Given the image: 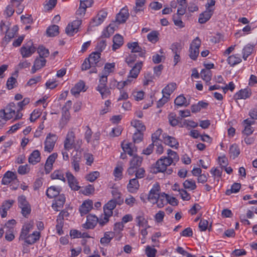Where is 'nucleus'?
<instances>
[{
	"instance_id": "1",
	"label": "nucleus",
	"mask_w": 257,
	"mask_h": 257,
	"mask_svg": "<svg viewBox=\"0 0 257 257\" xmlns=\"http://www.w3.org/2000/svg\"><path fill=\"white\" fill-rule=\"evenodd\" d=\"M14 102L10 103L5 109L0 110V118L8 120L16 116L17 110Z\"/></svg>"
},
{
	"instance_id": "2",
	"label": "nucleus",
	"mask_w": 257,
	"mask_h": 257,
	"mask_svg": "<svg viewBox=\"0 0 257 257\" xmlns=\"http://www.w3.org/2000/svg\"><path fill=\"white\" fill-rule=\"evenodd\" d=\"M201 44V41L198 37H196L191 42L189 47V57L195 60L199 53V48Z\"/></svg>"
},
{
	"instance_id": "3",
	"label": "nucleus",
	"mask_w": 257,
	"mask_h": 257,
	"mask_svg": "<svg viewBox=\"0 0 257 257\" xmlns=\"http://www.w3.org/2000/svg\"><path fill=\"white\" fill-rule=\"evenodd\" d=\"M160 186L158 183H155L152 187V188L149 192L148 195V200L151 203L155 204L157 202V199L160 195Z\"/></svg>"
},
{
	"instance_id": "4",
	"label": "nucleus",
	"mask_w": 257,
	"mask_h": 257,
	"mask_svg": "<svg viewBox=\"0 0 257 257\" xmlns=\"http://www.w3.org/2000/svg\"><path fill=\"white\" fill-rule=\"evenodd\" d=\"M32 41H29L21 48L20 53L23 58H28L32 55L36 51Z\"/></svg>"
},
{
	"instance_id": "5",
	"label": "nucleus",
	"mask_w": 257,
	"mask_h": 257,
	"mask_svg": "<svg viewBox=\"0 0 257 257\" xmlns=\"http://www.w3.org/2000/svg\"><path fill=\"white\" fill-rule=\"evenodd\" d=\"M57 140V137L56 135L49 134L44 142V151L51 153L53 150Z\"/></svg>"
},
{
	"instance_id": "6",
	"label": "nucleus",
	"mask_w": 257,
	"mask_h": 257,
	"mask_svg": "<svg viewBox=\"0 0 257 257\" xmlns=\"http://www.w3.org/2000/svg\"><path fill=\"white\" fill-rule=\"evenodd\" d=\"M107 13L106 11H99L96 17H94L90 22L88 29L90 30L91 27H94L100 25L106 18Z\"/></svg>"
},
{
	"instance_id": "7",
	"label": "nucleus",
	"mask_w": 257,
	"mask_h": 257,
	"mask_svg": "<svg viewBox=\"0 0 257 257\" xmlns=\"http://www.w3.org/2000/svg\"><path fill=\"white\" fill-rule=\"evenodd\" d=\"M81 24V21L76 20L73 21L71 24H68L65 29L66 33L69 36H73L78 31V28Z\"/></svg>"
},
{
	"instance_id": "8",
	"label": "nucleus",
	"mask_w": 257,
	"mask_h": 257,
	"mask_svg": "<svg viewBox=\"0 0 257 257\" xmlns=\"http://www.w3.org/2000/svg\"><path fill=\"white\" fill-rule=\"evenodd\" d=\"M75 134L73 131H69L66 136V139L64 143V147L65 150L69 151L73 148L74 140H75Z\"/></svg>"
},
{
	"instance_id": "9",
	"label": "nucleus",
	"mask_w": 257,
	"mask_h": 257,
	"mask_svg": "<svg viewBox=\"0 0 257 257\" xmlns=\"http://www.w3.org/2000/svg\"><path fill=\"white\" fill-rule=\"evenodd\" d=\"M66 177L69 186L74 191L78 190L80 187L78 185V182L74 176L70 172H67L66 174Z\"/></svg>"
},
{
	"instance_id": "10",
	"label": "nucleus",
	"mask_w": 257,
	"mask_h": 257,
	"mask_svg": "<svg viewBox=\"0 0 257 257\" xmlns=\"http://www.w3.org/2000/svg\"><path fill=\"white\" fill-rule=\"evenodd\" d=\"M170 165L169 160L166 158V157H161L156 162V167L158 172H164L166 171L167 167Z\"/></svg>"
},
{
	"instance_id": "11",
	"label": "nucleus",
	"mask_w": 257,
	"mask_h": 257,
	"mask_svg": "<svg viewBox=\"0 0 257 257\" xmlns=\"http://www.w3.org/2000/svg\"><path fill=\"white\" fill-rule=\"evenodd\" d=\"M98 222V218L97 216L91 214L87 216L86 222L83 224V226L86 229H93Z\"/></svg>"
},
{
	"instance_id": "12",
	"label": "nucleus",
	"mask_w": 257,
	"mask_h": 257,
	"mask_svg": "<svg viewBox=\"0 0 257 257\" xmlns=\"http://www.w3.org/2000/svg\"><path fill=\"white\" fill-rule=\"evenodd\" d=\"M54 202L53 203L52 207L56 211L60 210L63 207L65 202V197L64 194H60L56 197Z\"/></svg>"
},
{
	"instance_id": "13",
	"label": "nucleus",
	"mask_w": 257,
	"mask_h": 257,
	"mask_svg": "<svg viewBox=\"0 0 257 257\" xmlns=\"http://www.w3.org/2000/svg\"><path fill=\"white\" fill-rule=\"evenodd\" d=\"M17 179V176L16 173L8 171L4 175L2 180L3 185H7L12 181Z\"/></svg>"
},
{
	"instance_id": "14",
	"label": "nucleus",
	"mask_w": 257,
	"mask_h": 257,
	"mask_svg": "<svg viewBox=\"0 0 257 257\" xmlns=\"http://www.w3.org/2000/svg\"><path fill=\"white\" fill-rule=\"evenodd\" d=\"M143 66V62L140 61L137 63L133 67L130 72V74L128 76L127 79L133 80V79L136 78L142 69Z\"/></svg>"
},
{
	"instance_id": "15",
	"label": "nucleus",
	"mask_w": 257,
	"mask_h": 257,
	"mask_svg": "<svg viewBox=\"0 0 257 257\" xmlns=\"http://www.w3.org/2000/svg\"><path fill=\"white\" fill-rule=\"evenodd\" d=\"M129 16L128 10L125 8H122L119 13H118L115 18L116 22L118 25L125 22Z\"/></svg>"
},
{
	"instance_id": "16",
	"label": "nucleus",
	"mask_w": 257,
	"mask_h": 257,
	"mask_svg": "<svg viewBox=\"0 0 257 257\" xmlns=\"http://www.w3.org/2000/svg\"><path fill=\"white\" fill-rule=\"evenodd\" d=\"M164 143L171 148L178 149L179 147V143L177 140L173 137L164 134L163 135Z\"/></svg>"
},
{
	"instance_id": "17",
	"label": "nucleus",
	"mask_w": 257,
	"mask_h": 257,
	"mask_svg": "<svg viewBox=\"0 0 257 257\" xmlns=\"http://www.w3.org/2000/svg\"><path fill=\"white\" fill-rule=\"evenodd\" d=\"M40 233L38 231H34L33 233L27 235L21 240H24L28 244H32L40 239Z\"/></svg>"
},
{
	"instance_id": "18",
	"label": "nucleus",
	"mask_w": 257,
	"mask_h": 257,
	"mask_svg": "<svg viewBox=\"0 0 257 257\" xmlns=\"http://www.w3.org/2000/svg\"><path fill=\"white\" fill-rule=\"evenodd\" d=\"M30 102L29 98H25L23 101L19 102L17 103L19 108L17 110V114L14 120H18L21 119L23 116V113L21 111L23 110L24 106L27 105Z\"/></svg>"
},
{
	"instance_id": "19",
	"label": "nucleus",
	"mask_w": 257,
	"mask_h": 257,
	"mask_svg": "<svg viewBox=\"0 0 257 257\" xmlns=\"http://www.w3.org/2000/svg\"><path fill=\"white\" fill-rule=\"evenodd\" d=\"M46 60L44 58H36L34 62V65L32 68V73H35L37 71V70L44 67L46 64Z\"/></svg>"
},
{
	"instance_id": "20",
	"label": "nucleus",
	"mask_w": 257,
	"mask_h": 257,
	"mask_svg": "<svg viewBox=\"0 0 257 257\" xmlns=\"http://www.w3.org/2000/svg\"><path fill=\"white\" fill-rule=\"evenodd\" d=\"M57 156V153H53L47 158L45 165V170L46 174H49L51 171L53 164Z\"/></svg>"
},
{
	"instance_id": "21",
	"label": "nucleus",
	"mask_w": 257,
	"mask_h": 257,
	"mask_svg": "<svg viewBox=\"0 0 257 257\" xmlns=\"http://www.w3.org/2000/svg\"><path fill=\"white\" fill-rule=\"evenodd\" d=\"M93 206L92 200H88L85 201L79 208V211L81 216L86 214L91 210Z\"/></svg>"
},
{
	"instance_id": "22",
	"label": "nucleus",
	"mask_w": 257,
	"mask_h": 257,
	"mask_svg": "<svg viewBox=\"0 0 257 257\" xmlns=\"http://www.w3.org/2000/svg\"><path fill=\"white\" fill-rule=\"evenodd\" d=\"M117 202L114 200H109L103 207L104 213H106L108 216H112L113 210L115 208Z\"/></svg>"
},
{
	"instance_id": "23",
	"label": "nucleus",
	"mask_w": 257,
	"mask_h": 257,
	"mask_svg": "<svg viewBox=\"0 0 257 257\" xmlns=\"http://www.w3.org/2000/svg\"><path fill=\"white\" fill-rule=\"evenodd\" d=\"M34 222L31 221L28 223H25L23 226L21 230L20 233V239H22L25 237L27 235H29V233L33 228Z\"/></svg>"
},
{
	"instance_id": "24",
	"label": "nucleus",
	"mask_w": 257,
	"mask_h": 257,
	"mask_svg": "<svg viewBox=\"0 0 257 257\" xmlns=\"http://www.w3.org/2000/svg\"><path fill=\"white\" fill-rule=\"evenodd\" d=\"M254 121L247 118L243 120V124L244 126V128L242 131L243 133L247 136L251 135L253 132V128L251 127V125L254 124Z\"/></svg>"
},
{
	"instance_id": "25",
	"label": "nucleus",
	"mask_w": 257,
	"mask_h": 257,
	"mask_svg": "<svg viewBox=\"0 0 257 257\" xmlns=\"http://www.w3.org/2000/svg\"><path fill=\"white\" fill-rule=\"evenodd\" d=\"M140 184L138 179L133 178L130 179L127 186V189L129 192L135 193L139 189Z\"/></svg>"
},
{
	"instance_id": "26",
	"label": "nucleus",
	"mask_w": 257,
	"mask_h": 257,
	"mask_svg": "<svg viewBox=\"0 0 257 257\" xmlns=\"http://www.w3.org/2000/svg\"><path fill=\"white\" fill-rule=\"evenodd\" d=\"M213 14V10H209L208 9L207 10L206 9L205 11L200 15L198 20L199 22L201 24L205 23L210 19Z\"/></svg>"
},
{
	"instance_id": "27",
	"label": "nucleus",
	"mask_w": 257,
	"mask_h": 257,
	"mask_svg": "<svg viewBox=\"0 0 257 257\" xmlns=\"http://www.w3.org/2000/svg\"><path fill=\"white\" fill-rule=\"evenodd\" d=\"M167 155L168 157H166V158L169 160L170 164H174L175 165L179 160L177 153L171 149L167 150Z\"/></svg>"
},
{
	"instance_id": "28",
	"label": "nucleus",
	"mask_w": 257,
	"mask_h": 257,
	"mask_svg": "<svg viewBox=\"0 0 257 257\" xmlns=\"http://www.w3.org/2000/svg\"><path fill=\"white\" fill-rule=\"evenodd\" d=\"M61 189L55 186H51L47 189L46 195L49 198H53L59 195Z\"/></svg>"
},
{
	"instance_id": "29",
	"label": "nucleus",
	"mask_w": 257,
	"mask_h": 257,
	"mask_svg": "<svg viewBox=\"0 0 257 257\" xmlns=\"http://www.w3.org/2000/svg\"><path fill=\"white\" fill-rule=\"evenodd\" d=\"M112 50L115 51L123 44V37L119 35L116 34L113 38Z\"/></svg>"
},
{
	"instance_id": "30",
	"label": "nucleus",
	"mask_w": 257,
	"mask_h": 257,
	"mask_svg": "<svg viewBox=\"0 0 257 257\" xmlns=\"http://www.w3.org/2000/svg\"><path fill=\"white\" fill-rule=\"evenodd\" d=\"M84 82L82 81H80L71 89V92L74 95H78L81 91H86V89H84Z\"/></svg>"
},
{
	"instance_id": "31",
	"label": "nucleus",
	"mask_w": 257,
	"mask_h": 257,
	"mask_svg": "<svg viewBox=\"0 0 257 257\" xmlns=\"http://www.w3.org/2000/svg\"><path fill=\"white\" fill-rule=\"evenodd\" d=\"M40 160V153L37 150L34 151L29 157V162L33 165L39 162Z\"/></svg>"
},
{
	"instance_id": "32",
	"label": "nucleus",
	"mask_w": 257,
	"mask_h": 257,
	"mask_svg": "<svg viewBox=\"0 0 257 257\" xmlns=\"http://www.w3.org/2000/svg\"><path fill=\"white\" fill-rule=\"evenodd\" d=\"M251 95V92L247 89H241L238 91L234 95L236 99H244L248 98Z\"/></svg>"
},
{
	"instance_id": "33",
	"label": "nucleus",
	"mask_w": 257,
	"mask_h": 257,
	"mask_svg": "<svg viewBox=\"0 0 257 257\" xmlns=\"http://www.w3.org/2000/svg\"><path fill=\"white\" fill-rule=\"evenodd\" d=\"M176 88V84L172 82L168 84L163 90L162 94L170 98V95L173 93Z\"/></svg>"
},
{
	"instance_id": "34",
	"label": "nucleus",
	"mask_w": 257,
	"mask_h": 257,
	"mask_svg": "<svg viewBox=\"0 0 257 257\" xmlns=\"http://www.w3.org/2000/svg\"><path fill=\"white\" fill-rule=\"evenodd\" d=\"M114 233L112 231L105 232L104 236L101 238L100 242L102 244L108 245L111 239L114 237Z\"/></svg>"
},
{
	"instance_id": "35",
	"label": "nucleus",
	"mask_w": 257,
	"mask_h": 257,
	"mask_svg": "<svg viewBox=\"0 0 257 257\" xmlns=\"http://www.w3.org/2000/svg\"><path fill=\"white\" fill-rule=\"evenodd\" d=\"M100 53L98 52H95L92 53L88 58V60L91 63L93 67H95L97 63L99 61L100 58Z\"/></svg>"
},
{
	"instance_id": "36",
	"label": "nucleus",
	"mask_w": 257,
	"mask_h": 257,
	"mask_svg": "<svg viewBox=\"0 0 257 257\" xmlns=\"http://www.w3.org/2000/svg\"><path fill=\"white\" fill-rule=\"evenodd\" d=\"M145 3L146 0H136V6L134 7L133 11L131 12L132 16H135L138 12L143 11Z\"/></svg>"
},
{
	"instance_id": "37",
	"label": "nucleus",
	"mask_w": 257,
	"mask_h": 257,
	"mask_svg": "<svg viewBox=\"0 0 257 257\" xmlns=\"http://www.w3.org/2000/svg\"><path fill=\"white\" fill-rule=\"evenodd\" d=\"M136 221L139 227H144L148 226V227H150V226L148 225V222L145 219L144 214L143 213H140L136 217Z\"/></svg>"
},
{
	"instance_id": "38",
	"label": "nucleus",
	"mask_w": 257,
	"mask_h": 257,
	"mask_svg": "<svg viewBox=\"0 0 257 257\" xmlns=\"http://www.w3.org/2000/svg\"><path fill=\"white\" fill-rule=\"evenodd\" d=\"M169 197V195L165 194V193H161L159 195V197L157 199V204L158 208H162L165 205L167 204V199L166 198Z\"/></svg>"
},
{
	"instance_id": "39",
	"label": "nucleus",
	"mask_w": 257,
	"mask_h": 257,
	"mask_svg": "<svg viewBox=\"0 0 257 257\" xmlns=\"http://www.w3.org/2000/svg\"><path fill=\"white\" fill-rule=\"evenodd\" d=\"M174 103L175 105L182 106H187L189 104V102H187L186 98L183 95H180L175 100Z\"/></svg>"
},
{
	"instance_id": "40",
	"label": "nucleus",
	"mask_w": 257,
	"mask_h": 257,
	"mask_svg": "<svg viewBox=\"0 0 257 257\" xmlns=\"http://www.w3.org/2000/svg\"><path fill=\"white\" fill-rule=\"evenodd\" d=\"M229 154L230 157H232L233 159H235L239 155L240 150L236 144H232L230 147Z\"/></svg>"
},
{
	"instance_id": "41",
	"label": "nucleus",
	"mask_w": 257,
	"mask_h": 257,
	"mask_svg": "<svg viewBox=\"0 0 257 257\" xmlns=\"http://www.w3.org/2000/svg\"><path fill=\"white\" fill-rule=\"evenodd\" d=\"M96 90L100 93L102 99L107 98L110 95V91L107 86H97Z\"/></svg>"
},
{
	"instance_id": "42",
	"label": "nucleus",
	"mask_w": 257,
	"mask_h": 257,
	"mask_svg": "<svg viewBox=\"0 0 257 257\" xmlns=\"http://www.w3.org/2000/svg\"><path fill=\"white\" fill-rule=\"evenodd\" d=\"M111 194L113 197L112 200L117 201L118 204L120 205L123 202V200L121 198V194L117 189L113 188L111 191Z\"/></svg>"
},
{
	"instance_id": "43",
	"label": "nucleus",
	"mask_w": 257,
	"mask_h": 257,
	"mask_svg": "<svg viewBox=\"0 0 257 257\" xmlns=\"http://www.w3.org/2000/svg\"><path fill=\"white\" fill-rule=\"evenodd\" d=\"M59 33V27L57 25L51 26L47 30V34L49 37L57 36Z\"/></svg>"
},
{
	"instance_id": "44",
	"label": "nucleus",
	"mask_w": 257,
	"mask_h": 257,
	"mask_svg": "<svg viewBox=\"0 0 257 257\" xmlns=\"http://www.w3.org/2000/svg\"><path fill=\"white\" fill-rule=\"evenodd\" d=\"M241 61V59L239 57L235 55H232L229 56L227 58L228 63L231 66H234L236 64H239Z\"/></svg>"
},
{
	"instance_id": "45",
	"label": "nucleus",
	"mask_w": 257,
	"mask_h": 257,
	"mask_svg": "<svg viewBox=\"0 0 257 257\" xmlns=\"http://www.w3.org/2000/svg\"><path fill=\"white\" fill-rule=\"evenodd\" d=\"M253 49V45L247 44L242 50L243 58L246 60L247 58L252 53Z\"/></svg>"
},
{
	"instance_id": "46",
	"label": "nucleus",
	"mask_w": 257,
	"mask_h": 257,
	"mask_svg": "<svg viewBox=\"0 0 257 257\" xmlns=\"http://www.w3.org/2000/svg\"><path fill=\"white\" fill-rule=\"evenodd\" d=\"M198 126V123L191 120L185 119L183 121H180V127H193L195 128Z\"/></svg>"
},
{
	"instance_id": "47",
	"label": "nucleus",
	"mask_w": 257,
	"mask_h": 257,
	"mask_svg": "<svg viewBox=\"0 0 257 257\" xmlns=\"http://www.w3.org/2000/svg\"><path fill=\"white\" fill-rule=\"evenodd\" d=\"M162 133V130L160 128L158 129L154 134L152 135V143L155 144V145L159 144L160 142H162V141L160 140V137Z\"/></svg>"
},
{
	"instance_id": "48",
	"label": "nucleus",
	"mask_w": 257,
	"mask_h": 257,
	"mask_svg": "<svg viewBox=\"0 0 257 257\" xmlns=\"http://www.w3.org/2000/svg\"><path fill=\"white\" fill-rule=\"evenodd\" d=\"M201 78L206 82H209L211 79L212 73L210 70L202 69L200 72Z\"/></svg>"
},
{
	"instance_id": "49",
	"label": "nucleus",
	"mask_w": 257,
	"mask_h": 257,
	"mask_svg": "<svg viewBox=\"0 0 257 257\" xmlns=\"http://www.w3.org/2000/svg\"><path fill=\"white\" fill-rule=\"evenodd\" d=\"M168 119L170 122V124L173 126H175L177 125H180V121L179 117L177 118L176 115L174 113H170L168 116Z\"/></svg>"
},
{
	"instance_id": "50",
	"label": "nucleus",
	"mask_w": 257,
	"mask_h": 257,
	"mask_svg": "<svg viewBox=\"0 0 257 257\" xmlns=\"http://www.w3.org/2000/svg\"><path fill=\"white\" fill-rule=\"evenodd\" d=\"M142 162V158L138 156L134 155L133 159L130 161V166L137 169L138 167L141 165Z\"/></svg>"
},
{
	"instance_id": "51",
	"label": "nucleus",
	"mask_w": 257,
	"mask_h": 257,
	"mask_svg": "<svg viewBox=\"0 0 257 257\" xmlns=\"http://www.w3.org/2000/svg\"><path fill=\"white\" fill-rule=\"evenodd\" d=\"M240 187L241 185L240 183H234L232 185L231 189H227L226 191L225 194L227 195H230L231 193H237L239 191Z\"/></svg>"
},
{
	"instance_id": "52",
	"label": "nucleus",
	"mask_w": 257,
	"mask_h": 257,
	"mask_svg": "<svg viewBox=\"0 0 257 257\" xmlns=\"http://www.w3.org/2000/svg\"><path fill=\"white\" fill-rule=\"evenodd\" d=\"M51 177L52 179H59L62 180L64 182L66 181L64 174L59 170L55 171L53 173H52Z\"/></svg>"
},
{
	"instance_id": "53",
	"label": "nucleus",
	"mask_w": 257,
	"mask_h": 257,
	"mask_svg": "<svg viewBox=\"0 0 257 257\" xmlns=\"http://www.w3.org/2000/svg\"><path fill=\"white\" fill-rule=\"evenodd\" d=\"M127 46L131 50V51L133 54L134 53H136L141 51V50L143 49L141 46L139 45L138 42L128 43L127 44Z\"/></svg>"
},
{
	"instance_id": "54",
	"label": "nucleus",
	"mask_w": 257,
	"mask_h": 257,
	"mask_svg": "<svg viewBox=\"0 0 257 257\" xmlns=\"http://www.w3.org/2000/svg\"><path fill=\"white\" fill-rule=\"evenodd\" d=\"M159 32L157 31H153L148 34L147 38L148 40L152 43H155L157 42L158 40Z\"/></svg>"
},
{
	"instance_id": "55",
	"label": "nucleus",
	"mask_w": 257,
	"mask_h": 257,
	"mask_svg": "<svg viewBox=\"0 0 257 257\" xmlns=\"http://www.w3.org/2000/svg\"><path fill=\"white\" fill-rule=\"evenodd\" d=\"M183 186L185 188L191 190H195L196 188V185L194 180H186L183 183Z\"/></svg>"
},
{
	"instance_id": "56",
	"label": "nucleus",
	"mask_w": 257,
	"mask_h": 257,
	"mask_svg": "<svg viewBox=\"0 0 257 257\" xmlns=\"http://www.w3.org/2000/svg\"><path fill=\"white\" fill-rule=\"evenodd\" d=\"M115 67L114 63H106L104 67V70L102 72V74H105L108 76L109 74L113 71V69Z\"/></svg>"
},
{
	"instance_id": "57",
	"label": "nucleus",
	"mask_w": 257,
	"mask_h": 257,
	"mask_svg": "<svg viewBox=\"0 0 257 257\" xmlns=\"http://www.w3.org/2000/svg\"><path fill=\"white\" fill-rule=\"evenodd\" d=\"M132 124L137 128V132L143 133L146 130V126L141 120H136L133 122H132Z\"/></svg>"
},
{
	"instance_id": "58",
	"label": "nucleus",
	"mask_w": 257,
	"mask_h": 257,
	"mask_svg": "<svg viewBox=\"0 0 257 257\" xmlns=\"http://www.w3.org/2000/svg\"><path fill=\"white\" fill-rule=\"evenodd\" d=\"M37 52L41 58H44L45 59V58L48 57L49 55V50L43 46H40L38 47Z\"/></svg>"
},
{
	"instance_id": "59",
	"label": "nucleus",
	"mask_w": 257,
	"mask_h": 257,
	"mask_svg": "<svg viewBox=\"0 0 257 257\" xmlns=\"http://www.w3.org/2000/svg\"><path fill=\"white\" fill-rule=\"evenodd\" d=\"M99 172L98 171H94L87 174L85 178L86 179L91 182L94 181L99 176Z\"/></svg>"
},
{
	"instance_id": "60",
	"label": "nucleus",
	"mask_w": 257,
	"mask_h": 257,
	"mask_svg": "<svg viewBox=\"0 0 257 257\" xmlns=\"http://www.w3.org/2000/svg\"><path fill=\"white\" fill-rule=\"evenodd\" d=\"M123 150L126 152L130 156H132L134 155L133 149H132L133 144L128 143L125 145L121 144Z\"/></svg>"
},
{
	"instance_id": "61",
	"label": "nucleus",
	"mask_w": 257,
	"mask_h": 257,
	"mask_svg": "<svg viewBox=\"0 0 257 257\" xmlns=\"http://www.w3.org/2000/svg\"><path fill=\"white\" fill-rule=\"evenodd\" d=\"M180 16L176 14L174 15L173 16V20L175 26L182 28L184 27V25Z\"/></svg>"
},
{
	"instance_id": "62",
	"label": "nucleus",
	"mask_w": 257,
	"mask_h": 257,
	"mask_svg": "<svg viewBox=\"0 0 257 257\" xmlns=\"http://www.w3.org/2000/svg\"><path fill=\"white\" fill-rule=\"evenodd\" d=\"M143 133L142 132H137L133 135V140L134 143H139L143 141Z\"/></svg>"
},
{
	"instance_id": "63",
	"label": "nucleus",
	"mask_w": 257,
	"mask_h": 257,
	"mask_svg": "<svg viewBox=\"0 0 257 257\" xmlns=\"http://www.w3.org/2000/svg\"><path fill=\"white\" fill-rule=\"evenodd\" d=\"M171 49L174 54H180L182 50V47L180 43H175L171 45Z\"/></svg>"
},
{
	"instance_id": "64",
	"label": "nucleus",
	"mask_w": 257,
	"mask_h": 257,
	"mask_svg": "<svg viewBox=\"0 0 257 257\" xmlns=\"http://www.w3.org/2000/svg\"><path fill=\"white\" fill-rule=\"evenodd\" d=\"M137 55L132 53L125 58V61L130 66L136 60Z\"/></svg>"
}]
</instances>
